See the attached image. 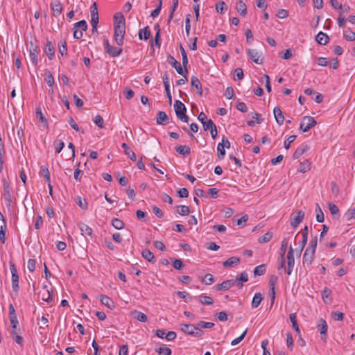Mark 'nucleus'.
I'll use <instances>...</instances> for the list:
<instances>
[{"mask_svg":"<svg viewBox=\"0 0 355 355\" xmlns=\"http://www.w3.org/2000/svg\"><path fill=\"white\" fill-rule=\"evenodd\" d=\"M125 33V18L121 13L114 15V37L119 46L123 44L124 35Z\"/></svg>","mask_w":355,"mask_h":355,"instance_id":"obj_1","label":"nucleus"},{"mask_svg":"<svg viewBox=\"0 0 355 355\" xmlns=\"http://www.w3.org/2000/svg\"><path fill=\"white\" fill-rule=\"evenodd\" d=\"M180 326V330L182 332L196 338H200L204 334L203 331L197 327V325L194 326L193 324H181Z\"/></svg>","mask_w":355,"mask_h":355,"instance_id":"obj_2","label":"nucleus"},{"mask_svg":"<svg viewBox=\"0 0 355 355\" xmlns=\"http://www.w3.org/2000/svg\"><path fill=\"white\" fill-rule=\"evenodd\" d=\"M174 110L177 117L184 123L189 122V117L187 116V108L184 103L177 100L174 104Z\"/></svg>","mask_w":355,"mask_h":355,"instance_id":"obj_3","label":"nucleus"},{"mask_svg":"<svg viewBox=\"0 0 355 355\" xmlns=\"http://www.w3.org/2000/svg\"><path fill=\"white\" fill-rule=\"evenodd\" d=\"M317 122L315 119L310 116H305L302 118L300 125V130L303 132L309 131L311 128L316 125Z\"/></svg>","mask_w":355,"mask_h":355,"instance_id":"obj_4","label":"nucleus"},{"mask_svg":"<svg viewBox=\"0 0 355 355\" xmlns=\"http://www.w3.org/2000/svg\"><path fill=\"white\" fill-rule=\"evenodd\" d=\"M104 46L105 52L112 58L119 56L123 51L121 48L111 46L107 39L104 40Z\"/></svg>","mask_w":355,"mask_h":355,"instance_id":"obj_5","label":"nucleus"},{"mask_svg":"<svg viewBox=\"0 0 355 355\" xmlns=\"http://www.w3.org/2000/svg\"><path fill=\"white\" fill-rule=\"evenodd\" d=\"M10 270L12 275V286L14 291L17 292L19 290V275L17 270L14 263L10 264Z\"/></svg>","mask_w":355,"mask_h":355,"instance_id":"obj_6","label":"nucleus"},{"mask_svg":"<svg viewBox=\"0 0 355 355\" xmlns=\"http://www.w3.org/2000/svg\"><path fill=\"white\" fill-rule=\"evenodd\" d=\"M248 57L256 64H261L263 62V58H261V53L256 49H247Z\"/></svg>","mask_w":355,"mask_h":355,"instance_id":"obj_7","label":"nucleus"},{"mask_svg":"<svg viewBox=\"0 0 355 355\" xmlns=\"http://www.w3.org/2000/svg\"><path fill=\"white\" fill-rule=\"evenodd\" d=\"M318 329L320 331L321 335V339L325 342L327 340V333L328 329V326L326 321L323 318H320L318 322Z\"/></svg>","mask_w":355,"mask_h":355,"instance_id":"obj_8","label":"nucleus"},{"mask_svg":"<svg viewBox=\"0 0 355 355\" xmlns=\"http://www.w3.org/2000/svg\"><path fill=\"white\" fill-rule=\"evenodd\" d=\"M236 280L230 279L223 282L221 284H218L214 286V288L216 291H226L229 290L230 288L234 286Z\"/></svg>","mask_w":355,"mask_h":355,"instance_id":"obj_9","label":"nucleus"},{"mask_svg":"<svg viewBox=\"0 0 355 355\" xmlns=\"http://www.w3.org/2000/svg\"><path fill=\"white\" fill-rule=\"evenodd\" d=\"M287 263H288V269H287L286 272L288 275H290L293 271V268L294 264H295L293 249L291 245L289 247V250H288V252L287 254Z\"/></svg>","mask_w":355,"mask_h":355,"instance_id":"obj_10","label":"nucleus"},{"mask_svg":"<svg viewBox=\"0 0 355 355\" xmlns=\"http://www.w3.org/2000/svg\"><path fill=\"white\" fill-rule=\"evenodd\" d=\"M168 62L175 69V70L180 75L184 76V71L183 70L182 65L171 55L168 56Z\"/></svg>","mask_w":355,"mask_h":355,"instance_id":"obj_11","label":"nucleus"},{"mask_svg":"<svg viewBox=\"0 0 355 355\" xmlns=\"http://www.w3.org/2000/svg\"><path fill=\"white\" fill-rule=\"evenodd\" d=\"M315 257V252L310 250H305L303 255V265L309 266L311 265Z\"/></svg>","mask_w":355,"mask_h":355,"instance_id":"obj_12","label":"nucleus"},{"mask_svg":"<svg viewBox=\"0 0 355 355\" xmlns=\"http://www.w3.org/2000/svg\"><path fill=\"white\" fill-rule=\"evenodd\" d=\"M39 295L41 296L42 300L48 303L53 300V293L48 289V286L44 285L43 286V291L39 293Z\"/></svg>","mask_w":355,"mask_h":355,"instance_id":"obj_13","label":"nucleus"},{"mask_svg":"<svg viewBox=\"0 0 355 355\" xmlns=\"http://www.w3.org/2000/svg\"><path fill=\"white\" fill-rule=\"evenodd\" d=\"M304 217V212L302 210H299L297 212V216H295L291 221V225L293 228H296L302 221Z\"/></svg>","mask_w":355,"mask_h":355,"instance_id":"obj_14","label":"nucleus"},{"mask_svg":"<svg viewBox=\"0 0 355 355\" xmlns=\"http://www.w3.org/2000/svg\"><path fill=\"white\" fill-rule=\"evenodd\" d=\"M309 149V147L308 145L305 144H301L294 152L293 155V158L294 159H298L300 157H301L304 153H305Z\"/></svg>","mask_w":355,"mask_h":355,"instance_id":"obj_15","label":"nucleus"},{"mask_svg":"<svg viewBox=\"0 0 355 355\" xmlns=\"http://www.w3.org/2000/svg\"><path fill=\"white\" fill-rule=\"evenodd\" d=\"M101 302L106 306L110 309H114L115 308L114 301L107 295H101L99 297Z\"/></svg>","mask_w":355,"mask_h":355,"instance_id":"obj_16","label":"nucleus"},{"mask_svg":"<svg viewBox=\"0 0 355 355\" xmlns=\"http://www.w3.org/2000/svg\"><path fill=\"white\" fill-rule=\"evenodd\" d=\"M35 114H36V118L38 119L40 123L43 125V127L45 128H49L48 121L46 119V117L44 116L40 107H37L36 109Z\"/></svg>","mask_w":355,"mask_h":355,"instance_id":"obj_17","label":"nucleus"},{"mask_svg":"<svg viewBox=\"0 0 355 355\" xmlns=\"http://www.w3.org/2000/svg\"><path fill=\"white\" fill-rule=\"evenodd\" d=\"M191 86L197 90V93L202 96V89L200 80L196 76H192L191 78Z\"/></svg>","mask_w":355,"mask_h":355,"instance_id":"obj_18","label":"nucleus"},{"mask_svg":"<svg viewBox=\"0 0 355 355\" xmlns=\"http://www.w3.org/2000/svg\"><path fill=\"white\" fill-rule=\"evenodd\" d=\"M274 116L275 118L276 122L279 125H282L284 121V116L281 109L279 107H275L273 110Z\"/></svg>","mask_w":355,"mask_h":355,"instance_id":"obj_19","label":"nucleus"},{"mask_svg":"<svg viewBox=\"0 0 355 355\" xmlns=\"http://www.w3.org/2000/svg\"><path fill=\"white\" fill-rule=\"evenodd\" d=\"M156 122L159 125L167 124L168 123V117L166 112H164V111L158 112Z\"/></svg>","mask_w":355,"mask_h":355,"instance_id":"obj_20","label":"nucleus"},{"mask_svg":"<svg viewBox=\"0 0 355 355\" xmlns=\"http://www.w3.org/2000/svg\"><path fill=\"white\" fill-rule=\"evenodd\" d=\"M315 40L320 45H326L329 42V37L326 33L320 31L315 36Z\"/></svg>","mask_w":355,"mask_h":355,"instance_id":"obj_21","label":"nucleus"},{"mask_svg":"<svg viewBox=\"0 0 355 355\" xmlns=\"http://www.w3.org/2000/svg\"><path fill=\"white\" fill-rule=\"evenodd\" d=\"M151 35L150 30L148 26L141 28L139 31V39L140 40H147Z\"/></svg>","mask_w":355,"mask_h":355,"instance_id":"obj_22","label":"nucleus"},{"mask_svg":"<svg viewBox=\"0 0 355 355\" xmlns=\"http://www.w3.org/2000/svg\"><path fill=\"white\" fill-rule=\"evenodd\" d=\"M240 263V259L237 257H232L223 263V266L225 268L233 267Z\"/></svg>","mask_w":355,"mask_h":355,"instance_id":"obj_23","label":"nucleus"},{"mask_svg":"<svg viewBox=\"0 0 355 355\" xmlns=\"http://www.w3.org/2000/svg\"><path fill=\"white\" fill-rule=\"evenodd\" d=\"M236 8L238 12L242 17H245L247 15V6L246 4L242 1L240 0L236 6Z\"/></svg>","mask_w":355,"mask_h":355,"instance_id":"obj_24","label":"nucleus"},{"mask_svg":"<svg viewBox=\"0 0 355 355\" xmlns=\"http://www.w3.org/2000/svg\"><path fill=\"white\" fill-rule=\"evenodd\" d=\"M80 232H82L83 235H87V236H92L93 233L92 229L89 227L87 225L83 223H79L78 225Z\"/></svg>","mask_w":355,"mask_h":355,"instance_id":"obj_25","label":"nucleus"},{"mask_svg":"<svg viewBox=\"0 0 355 355\" xmlns=\"http://www.w3.org/2000/svg\"><path fill=\"white\" fill-rule=\"evenodd\" d=\"M122 148L124 150V153L132 161H136V155L135 153L129 148L127 144L123 143L121 145Z\"/></svg>","mask_w":355,"mask_h":355,"instance_id":"obj_26","label":"nucleus"},{"mask_svg":"<svg viewBox=\"0 0 355 355\" xmlns=\"http://www.w3.org/2000/svg\"><path fill=\"white\" fill-rule=\"evenodd\" d=\"M45 52L50 60H52L55 55L54 46L51 42L48 41L45 46Z\"/></svg>","mask_w":355,"mask_h":355,"instance_id":"obj_27","label":"nucleus"},{"mask_svg":"<svg viewBox=\"0 0 355 355\" xmlns=\"http://www.w3.org/2000/svg\"><path fill=\"white\" fill-rule=\"evenodd\" d=\"M51 9L53 11L54 15L58 17L60 15L62 10V7L60 1H56L51 4Z\"/></svg>","mask_w":355,"mask_h":355,"instance_id":"obj_28","label":"nucleus"},{"mask_svg":"<svg viewBox=\"0 0 355 355\" xmlns=\"http://www.w3.org/2000/svg\"><path fill=\"white\" fill-rule=\"evenodd\" d=\"M176 152L183 156L189 155L191 153V148L186 145H181L176 147Z\"/></svg>","mask_w":355,"mask_h":355,"instance_id":"obj_29","label":"nucleus"},{"mask_svg":"<svg viewBox=\"0 0 355 355\" xmlns=\"http://www.w3.org/2000/svg\"><path fill=\"white\" fill-rule=\"evenodd\" d=\"M289 318H290V320L292 323V327L293 328L295 329V331H296V333L300 335V328H299V325L297 324V315H296V313H291L289 315Z\"/></svg>","mask_w":355,"mask_h":355,"instance_id":"obj_30","label":"nucleus"},{"mask_svg":"<svg viewBox=\"0 0 355 355\" xmlns=\"http://www.w3.org/2000/svg\"><path fill=\"white\" fill-rule=\"evenodd\" d=\"M263 299V297L262 296V294L260 293H257L254 295V296L253 297V299L252 301V307L253 309L257 308L259 306V304H261Z\"/></svg>","mask_w":355,"mask_h":355,"instance_id":"obj_31","label":"nucleus"},{"mask_svg":"<svg viewBox=\"0 0 355 355\" xmlns=\"http://www.w3.org/2000/svg\"><path fill=\"white\" fill-rule=\"evenodd\" d=\"M132 315L134 316L135 319L140 322H146L148 320L147 315L142 312L135 310L133 312H132Z\"/></svg>","mask_w":355,"mask_h":355,"instance_id":"obj_32","label":"nucleus"},{"mask_svg":"<svg viewBox=\"0 0 355 355\" xmlns=\"http://www.w3.org/2000/svg\"><path fill=\"white\" fill-rule=\"evenodd\" d=\"M311 169V163L309 160L300 163V165L297 169L300 173H304Z\"/></svg>","mask_w":355,"mask_h":355,"instance_id":"obj_33","label":"nucleus"},{"mask_svg":"<svg viewBox=\"0 0 355 355\" xmlns=\"http://www.w3.org/2000/svg\"><path fill=\"white\" fill-rule=\"evenodd\" d=\"M40 173L41 175H42L44 178L45 181L47 183H50V182H51L50 172L49 171V168L46 166H42L40 168Z\"/></svg>","mask_w":355,"mask_h":355,"instance_id":"obj_34","label":"nucleus"},{"mask_svg":"<svg viewBox=\"0 0 355 355\" xmlns=\"http://www.w3.org/2000/svg\"><path fill=\"white\" fill-rule=\"evenodd\" d=\"M38 53L39 52L37 49V47H35L34 49L30 50V59L32 62V64L34 66H37V64Z\"/></svg>","mask_w":355,"mask_h":355,"instance_id":"obj_35","label":"nucleus"},{"mask_svg":"<svg viewBox=\"0 0 355 355\" xmlns=\"http://www.w3.org/2000/svg\"><path fill=\"white\" fill-rule=\"evenodd\" d=\"M142 257L148 261L153 262L155 260L154 254L148 249H144L141 252Z\"/></svg>","mask_w":355,"mask_h":355,"instance_id":"obj_36","label":"nucleus"},{"mask_svg":"<svg viewBox=\"0 0 355 355\" xmlns=\"http://www.w3.org/2000/svg\"><path fill=\"white\" fill-rule=\"evenodd\" d=\"M328 205H329V209L331 214L334 217L338 218V217H339L338 207L333 202H329Z\"/></svg>","mask_w":355,"mask_h":355,"instance_id":"obj_37","label":"nucleus"},{"mask_svg":"<svg viewBox=\"0 0 355 355\" xmlns=\"http://www.w3.org/2000/svg\"><path fill=\"white\" fill-rule=\"evenodd\" d=\"M176 208H177V213H178L181 216H187L190 212L189 207L186 205H179V206H177Z\"/></svg>","mask_w":355,"mask_h":355,"instance_id":"obj_38","label":"nucleus"},{"mask_svg":"<svg viewBox=\"0 0 355 355\" xmlns=\"http://www.w3.org/2000/svg\"><path fill=\"white\" fill-rule=\"evenodd\" d=\"M199 302L203 305H211L214 303L213 299L209 296H199Z\"/></svg>","mask_w":355,"mask_h":355,"instance_id":"obj_39","label":"nucleus"},{"mask_svg":"<svg viewBox=\"0 0 355 355\" xmlns=\"http://www.w3.org/2000/svg\"><path fill=\"white\" fill-rule=\"evenodd\" d=\"M178 6V0H173V5L171 8L170 13L168 15V24H170L171 19H173V15H174V12L177 9Z\"/></svg>","mask_w":355,"mask_h":355,"instance_id":"obj_40","label":"nucleus"},{"mask_svg":"<svg viewBox=\"0 0 355 355\" xmlns=\"http://www.w3.org/2000/svg\"><path fill=\"white\" fill-rule=\"evenodd\" d=\"M321 294H322V298L325 303H331V299H329V302L327 301V299H328L331 294V291L329 288H328L327 287H325L322 290Z\"/></svg>","mask_w":355,"mask_h":355,"instance_id":"obj_41","label":"nucleus"},{"mask_svg":"<svg viewBox=\"0 0 355 355\" xmlns=\"http://www.w3.org/2000/svg\"><path fill=\"white\" fill-rule=\"evenodd\" d=\"M76 202L82 209H87L88 204L86 199L82 198L81 197L78 196L76 200Z\"/></svg>","mask_w":355,"mask_h":355,"instance_id":"obj_42","label":"nucleus"},{"mask_svg":"<svg viewBox=\"0 0 355 355\" xmlns=\"http://www.w3.org/2000/svg\"><path fill=\"white\" fill-rule=\"evenodd\" d=\"M344 37L348 41H354L355 40V33L349 28L345 31Z\"/></svg>","mask_w":355,"mask_h":355,"instance_id":"obj_43","label":"nucleus"},{"mask_svg":"<svg viewBox=\"0 0 355 355\" xmlns=\"http://www.w3.org/2000/svg\"><path fill=\"white\" fill-rule=\"evenodd\" d=\"M159 355H171L172 351L169 347H160L155 349Z\"/></svg>","mask_w":355,"mask_h":355,"instance_id":"obj_44","label":"nucleus"},{"mask_svg":"<svg viewBox=\"0 0 355 355\" xmlns=\"http://www.w3.org/2000/svg\"><path fill=\"white\" fill-rule=\"evenodd\" d=\"M112 225L116 230H121L124 227V223L121 220L116 218L112 219Z\"/></svg>","mask_w":355,"mask_h":355,"instance_id":"obj_45","label":"nucleus"},{"mask_svg":"<svg viewBox=\"0 0 355 355\" xmlns=\"http://www.w3.org/2000/svg\"><path fill=\"white\" fill-rule=\"evenodd\" d=\"M315 211H317L316 220L318 223H322L324 220V214L318 204H316V210Z\"/></svg>","mask_w":355,"mask_h":355,"instance_id":"obj_46","label":"nucleus"},{"mask_svg":"<svg viewBox=\"0 0 355 355\" xmlns=\"http://www.w3.org/2000/svg\"><path fill=\"white\" fill-rule=\"evenodd\" d=\"M288 241L286 238L284 239L282 241V245H281V248H280L281 259H283L285 255V253H286V249L288 247Z\"/></svg>","mask_w":355,"mask_h":355,"instance_id":"obj_47","label":"nucleus"},{"mask_svg":"<svg viewBox=\"0 0 355 355\" xmlns=\"http://www.w3.org/2000/svg\"><path fill=\"white\" fill-rule=\"evenodd\" d=\"M73 26L76 28H80L82 31H85L88 28L87 24L85 20H81L78 22L75 23Z\"/></svg>","mask_w":355,"mask_h":355,"instance_id":"obj_48","label":"nucleus"},{"mask_svg":"<svg viewBox=\"0 0 355 355\" xmlns=\"http://www.w3.org/2000/svg\"><path fill=\"white\" fill-rule=\"evenodd\" d=\"M272 238V234L270 232H268L262 236L259 237L258 241L259 243H267L269 242Z\"/></svg>","mask_w":355,"mask_h":355,"instance_id":"obj_49","label":"nucleus"},{"mask_svg":"<svg viewBox=\"0 0 355 355\" xmlns=\"http://www.w3.org/2000/svg\"><path fill=\"white\" fill-rule=\"evenodd\" d=\"M214 326V323L211 322L200 321L197 324V327H198L200 329H201V328L211 329Z\"/></svg>","mask_w":355,"mask_h":355,"instance_id":"obj_50","label":"nucleus"},{"mask_svg":"<svg viewBox=\"0 0 355 355\" xmlns=\"http://www.w3.org/2000/svg\"><path fill=\"white\" fill-rule=\"evenodd\" d=\"M266 272L265 265L261 264L257 266L254 270V275L261 276L263 275Z\"/></svg>","mask_w":355,"mask_h":355,"instance_id":"obj_51","label":"nucleus"},{"mask_svg":"<svg viewBox=\"0 0 355 355\" xmlns=\"http://www.w3.org/2000/svg\"><path fill=\"white\" fill-rule=\"evenodd\" d=\"M176 294L179 297L184 299L185 302L191 301L192 300V297L185 291H178Z\"/></svg>","mask_w":355,"mask_h":355,"instance_id":"obj_52","label":"nucleus"},{"mask_svg":"<svg viewBox=\"0 0 355 355\" xmlns=\"http://www.w3.org/2000/svg\"><path fill=\"white\" fill-rule=\"evenodd\" d=\"M331 318L336 321H342L344 318V315L342 312L336 311L331 312Z\"/></svg>","mask_w":355,"mask_h":355,"instance_id":"obj_53","label":"nucleus"},{"mask_svg":"<svg viewBox=\"0 0 355 355\" xmlns=\"http://www.w3.org/2000/svg\"><path fill=\"white\" fill-rule=\"evenodd\" d=\"M218 157L219 159H223L225 155V148L222 144H218L217 146Z\"/></svg>","mask_w":355,"mask_h":355,"instance_id":"obj_54","label":"nucleus"},{"mask_svg":"<svg viewBox=\"0 0 355 355\" xmlns=\"http://www.w3.org/2000/svg\"><path fill=\"white\" fill-rule=\"evenodd\" d=\"M56 153H59L61 152L64 146V143L62 140H55L53 143Z\"/></svg>","mask_w":355,"mask_h":355,"instance_id":"obj_55","label":"nucleus"},{"mask_svg":"<svg viewBox=\"0 0 355 355\" xmlns=\"http://www.w3.org/2000/svg\"><path fill=\"white\" fill-rule=\"evenodd\" d=\"M45 81L50 87H52L54 84V78L49 71L46 73Z\"/></svg>","mask_w":355,"mask_h":355,"instance_id":"obj_56","label":"nucleus"},{"mask_svg":"<svg viewBox=\"0 0 355 355\" xmlns=\"http://www.w3.org/2000/svg\"><path fill=\"white\" fill-rule=\"evenodd\" d=\"M162 0H159L158 6H157V8L155 10H153L151 12L150 16L153 18H155L159 15L161 9H162Z\"/></svg>","mask_w":355,"mask_h":355,"instance_id":"obj_57","label":"nucleus"},{"mask_svg":"<svg viewBox=\"0 0 355 355\" xmlns=\"http://www.w3.org/2000/svg\"><path fill=\"white\" fill-rule=\"evenodd\" d=\"M214 282V276L211 274H207L202 279V282L206 285H210Z\"/></svg>","mask_w":355,"mask_h":355,"instance_id":"obj_58","label":"nucleus"},{"mask_svg":"<svg viewBox=\"0 0 355 355\" xmlns=\"http://www.w3.org/2000/svg\"><path fill=\"white\" fill-rule=\"evenodd\" d=\"M202 126L203 129L205 131H207L211 130V128H214L216 126V125L214 124L211 119H209L205 123H203Z\"/></svg>","mask_w":355,"mask_h":355,"instance_id":"obj_59","label":"nucleus"},{"mask_svg":"<svg viewBox=\"0 0 355 355\" xmlns=\"http://www.w3.org/2000/svg\"><path fill=\"white\" fill-rule=\"evenodd\" d=\"M236 282H241V283H244L248 282V275L246 272H242L240 275H237L236 277Z\"/></svg>","mask_w":355,"mask_h":355,"instance_id":"obj_60","label":"nucleus"},{"mask_svg":"<svg viewBox=\"0 0 355 355\" xmlns=\"http://www.w3.org/2000/svg\"><path fill=\"white\" fill-rule=\"evenodd\" d=\"M94 122L96 125H98V128H104L103 119L100 115L98 114L95 116Z\"/></svg>","mask_w":355,"mask_h":355,"instance_id":"obj_61","label":"nucleus"},{"mask_svg":"<svg viewBox=\"0 0 355 355\" xmlns=\"http://www.w3.org/2000/svg\"><path fill=\"white\" fill-rule=\"evenodd\" d=\"M59 52L63 56L67 53V42L65 40L61 42V46H59Z\"/></svg>","mask_w":355,"mask_h":355,"instance_id":"obj_62","label":"nucleus"},{"mask_svg":"<svg viewBox=\"0 0 355 355\" xmlns=\"http://www.w3.org/2000/svg\"><path fill=\"white\" fill-rule=\"evenodd\" d=\"M35 260L33 259H30L27 262V268L31 272H34L35 270Z\"/></svg>","mask_w":355,"mask_h":355,"instance_id":"obj_63","label":"nucleus"},{"mask_svg":"<svg viewBox=\"0 0 355 355\" xmlns=\"http://www.w3.org/2000/svg\"><path fill=\"white\" fill-rule=\"evenodd\" d=\"M226 6L225 3L223 1H219L216 4V10L220 14L224 13V7Z\"/></svg>","mask_w":355,"mask_h":355,"instance_id":"obj_64","label":"nucleus"}]
</instances>
